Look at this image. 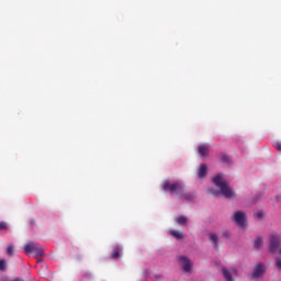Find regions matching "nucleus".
I'll use <instances>...</instances> for the list:
<instances>
[{
    "label": "nucleus",
    "instance_id": "b1692460",
    "mask_svg": "<svg viewBox=\"0 0 281 281\" xmlns=\"http://www.w3.org/2000/svg\"><path fill=\"white\" fill-rule=\"evenodd\" d=\"M233 273H237L236 269H233Z\"/></svg>",
    "mask_w": 281,
    "mask_h": 281
},
{
    "label": "nucleus",
    "instance_id": "9b49d317",
    "mask_svg": "<svg viewBox=\"0 0 281 281\" xmlns=\"http://www.w3.org/2000/svg\"><path fill=\"white\" fill-rule=\"evenodd\" d=\"M265 245V239H262V237H257L254 240V247L255 249H262V246Z\"/></svg>",
    "mask_w": 281,
    "mask_h": 281
},
{
    "label": "nucleus",
    "instance_id": "7ed1b4c3",
    "mask_svg": "<svg viewBox=\"0 0 281 281\" xmlns=\"http://www.w3.org/2000/svg\"><path fill=\"white\" fill-rule=\"evenodd\" d=\"M281 245V236L278 233L271 234L269 237V251L276 254L279 251Z\"/></svg>",
    "mask_w": 281,
    "mask_h": 281
},
{
    "label": "nucleus",
    "instance_id": "0eeeda50",
    "mask_svg": "<svg viewBox=\"0 0 281 281\" xmlns=\"http://www.w3.org/2000/svg\"><path fill=\"white\" fill-rule=\"evenodd\" d=\"M266 271L267 269L265 268V263L262 262L258 263L252 271L254 280H258V278H262Z\"/></svg>",
    "mask_w": 281,
    "mask_h": 281
},
{
    "label": "nucleus",
    "instance_id": "6ab92c4d",
    "mask_svg": "<svg viewBox=\"0 0 281 281\" xmlns=\"http://www.w3.org/2000/svg\"><path fill=\"white\" fill-rule=\"evenodd\" d=\"M112 258H120V248H114L112 251Z\"/></svg>",
    "mask_w": 281,
    "mask_h": 281
},
{
    "label": "nucleus",
    "instance_id": "f3484780",
    "mask_svg": "<svg viewBox=\"0 0 281 281\" xmlns=\"http://www.w3.org/2000/svg\"><path fill=\"white\" fill-rule=\"evenodd\" d=\"M8 269V261L5 259L0 260V271H5Z\"/></svg>",
    "mask_w": 281,
    "mask_h": 281
},
{
    "label": "nucleus",
    "instance_id": "39448f33",
    "mask_svg": "<svg viewBox=\"0 0 281 281\" xmlns=\"http://www.w3.org/2000/svg\"><path fill=\"white\" fill-rule=\"evenodd\" d=\"M233 220L235 221V223H237V225H239V227H245L247 223V215L243 211H237L233 215Z\"/></svg>",
    "mask_w": 281,
    "mask_h": 281
},
{
    "label": "nucleus",
    "instance_id": "a211bd4d",
    "mask_svg": "<svg viewBox=\"0 0 281 281\" xmlns=\"http://www.w3.org/2000/svg\"><path fill=\"white\" fill-rule=\"evenodd\" d=\"M8 256H14V245H9L7 248Z\"/></svg>",
    "mask_w": 281,
    "mask_h": 281
},
{
    "label": "nucleus",
    "instance_id": "aec40b11",
    "mask_svg": "<svg viewBox=\"0 0 281 281\" xmlns=\"http://www.w3.org/2000/svg\"><path fill=\"white\" fill-rule=\"evenodd\" d=\"M3 229H8V224L5 222L0 223V232H3Z\"/></svg>",
    "mask_w": 281,
    "mask_h": 281
},
{
    "label": "nucleus",
    "instance_id": "4be33fe9",
    "mask_svg": "<svg viewBox=\"0 0 281 281\" xmlns=\"http://www.w3.org/2000/svg\"><path fill=\"white\" fill-rule=\"evenodd\" d=\"M256 216H257V218H263L265 213H262V211H259L256 213Z\"/></svg>",
    "mask_w": 281,
    "mask_h": 281
},
{
    "label": "nucleus",
    "instance_id": "423d86ee",
    "mask_svg": "<svg viewBox=\"0 0 281 281\" xmlns=\"http://www.w3.org/2000/svg\"><path fill=\"white\" fill-rule=\"evenodd\" d=\"M178 260L182 266L184 273H190V271H192V261L190 260V258L186 256H180L178 257Z\"/></svg>",
    "mask_w": 281,
    "mask_h": 281
},
{
    "label": "nucleus",
    "instance_id": "f257e3e1",
    "mask_svg": "<svg viewBox=\"0 0 281 281\" xmlns=\"http://www.w3.org/2000/svg\"><path fill=\"white\" fill-rule=\"evenodd\" d=\"M214 186H216V188H220V190L216 189H210L211 194H213V196H218L222 194V196H225V199H232V196H234L236 194L235 191H233L232 187H229V184L227 183V181H225V179H223V175L218 173L217 176H215L212 179Z\"/></svg>",
    "mask_w": 281,
    "mask_h": 281
},
{
    "label": "nucleus",
    "instance_id": "dca6fc26",
    "mask_svg": "<svg viewBox=\"0 0 281 281\" xmlns=\"http://www.w3.org/2000/svg\"><path fill=\"white\" fill-rule=\"evenodd\" d=\"M177 223L178 225H186L188 223V217H186L184 215H181L177 218Z\"/></svg>",
    "mask_w": 281,
    "mask_h": 281
},
{
    "label": "nucleus",
    "instance_id": "f8f14e48",
    "mask_svg": "<svg viewBox=\"0 0 281 281\" xmlns=\"http://www.w3.org/2000/svg\"><path fill=\"white\" fill-rule=\"evenodd\" d=\"M210 240L213 243L215 249H218V235L211 233Z\"/></svg>",
    "mask_w": 281,
    "mask_h": 281
},
{
    "label": "nucleus",
    "instance_id": "9d476101",
    "mask_svg": "<svg viewBox=\"0 0 281 281\" xmlns=\"http://www.w3.org/2000/svg\"><path fill=\"white\" fill-rule=\"evenodd\" d=\"M207 175V166L206 165H201L198 171V177L200 179H203Z\"/></svg>",
    "mask_w": 281,
    "mask_h": 281
},
{
    "label": "nucleus",
    "instance_id": "ddd939ff",
    "mask_svg": "<svg viewBox=\"0 0 281 281\" xmlns=\"http://www.w3.org/2000/svg\"><path fill=\"white\" fill-rule=\"evenodd\" d=\"M223 276L225 280L227 281H234V278H232V272L227 270V268H222Z\"/></svg>",
    "mask_w": 281,
    "mask_h": 281
},
{
    "label": "nucleus",
    "instance_id": "5701e85b",
    "mask_svg": "<svg viewBox=\"0 0 281 281\" xmlns=\"http://www.w3.org/2000/svg\"><path fill=\"white\" fill-rule=\"evenodd\" d=\"M274 148L277 149V150H280L281 151V143H276L274 144Z\"/></svg>",
    "mask_w": 281,
    "mask_h": 281
},
{
    "label": "nucleus",
    "instance_id": "20e7f679",
    "mask_svg": "<svg viewBox=\"0 0 281 281\" xmlns=\"http://www.w3.org/2000/svg\"><path fill=\"white\" fill-rule=\"evenodd\" d=\"M24 251L25 254H34L36 258H41L45 254V250L34 243L26 244Z\"/></svg>",
    "mask_w": 281,
    "mask_h": 281
},
{
    "label": "nucleus",
    "instance_id": "1a4fd4ad",
    "mask_svg": "<svg viewBox=\"0 0 281 281\" xmlns=\"http://www.w3.org/2000/svg\"><path fill=\"white\" fill-rule=\"evenodd\" d=\"M179 199L182 201H193L194 194L190 192H186V189H183L182 194H180Z\"/></svg>",
    "mask_w": 281,
    "mask_h": 281
},
{
    "label": "nucleus",
    "instance_id": "6e6552de",
    "mask_svg": "<svg viewBox=\"0 0 281 281\" xmlns=\"http://www.w3.org/2000/svg\"><path fill=\"white\" fill-rule=\"evenodd\" d=\"M198 153L201 155V157H207L210 153V145H200L198 147Z\"/></svg>",
    "mask_w": 281,
    "mask_h": 281
},
{
    "label": "nucleus",
    "instance_id": "f03ea898",
    "mask_svg": "<svg viewBox=\"0 0 281 281\" xmlns=\"http://www.w3.org/2000/svg\"><path fill=\"white\" fill-rule=\"evenodd\" d=\"M184 188L186 187L183 186V183L179 181L173 183H170V181H165L162 183V190L165 192H169L171 196H175V194H177L178 199H180V196L183 194Z\"/></svg>",
    "mask_w": 281,
    "mask_h": 281
},
{
    "label": "nucleus",
    "instance_id": "412c9836",
    "mask_svg": "<svg viewBox=\"0 0 281 281\" xmlns=\"http://www.w3.org/2000/svg\"><path fill=\"white\" fill-rule=\"evenodd\" d=\"M276 267L281 270V259L279 257L276 259Z\"/></svg>",
    "mask_w": 281,
    "mask_h": 281
},
{
    "label": "nucleus",
    "instance_id": "2eb2a0df",
    "mask_svg": "<svg viewBox=\"0 0 281 281\" xmlns=\"http://www.w3.org/2000/svg\"><path fill=\"white\" fill-rule=\"evenodd\" d=\"M220 160L222 161V164H229L231 161L229 156H227V154H221Z\"/></svg>",
    "mask_w": 281,
    "mask_h": 281
},
{
    "label": "nucleus",
    "instance_id": "4468645a",
    "mask_svg": "<svg viewBox=\"0 0 281 281\" xmlns=\"http://www.w3.org/2000/svg\"><path fill=\"white\" fill-rule=\"evenodd\" d=\"M170 234L173 238H177V240H181L183 238V233L179 231H170Z\"/></svg>",
    "mask_w": 281,
    "mask_h": 281
}]
</instances>
